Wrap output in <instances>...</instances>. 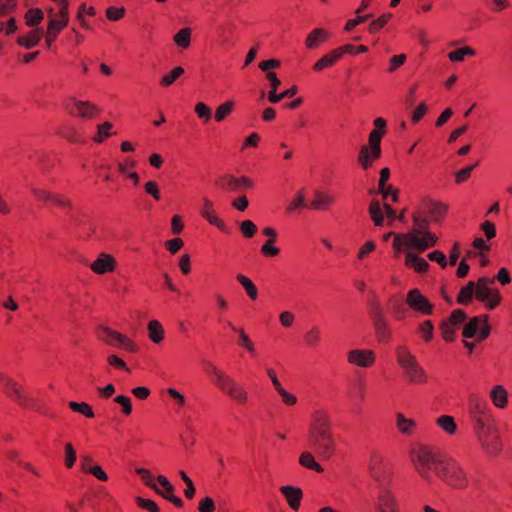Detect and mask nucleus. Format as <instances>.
Wrapping results in <instances>:
<instances>
[{
    "instance_id": "nucleus-1",
    "label": "nucleus",
    "mask_w": 512,
    "mask_h": 512,
    "mask_svg": "<svg viewBox=\"0 0 512 512\" xmlns=\"http://www.w3.org/2000/svg\"><path fill=\"white\" fill-rule=\"evenodd\" d=\"M413 463L418 473L426 479H429L430 474L434 473L456 489H463L467 486L466 473L459 463L427 446H422L414 452Z\"/></svg>"
},
{
    "instance_id": "nucleus-2",
    "label": "nucleus",
    "mask_w": 512,
    "mask_h": 512,
    "mask_svg": "<svg viewBox=\"0 0 512 512\" xmlns=\"http://www.w3.org/2000/svg\"><path fill=\"white\" fill-rule=\"evenodd\" d=\"M467 410L474 434L481 446L489 454H498L501 450V442L493 425L488 402L479 395L471 393L467 400Z\"/></svg>"
},
{
    "instance_id": "nucleus-3",
    "label": "nucleus",
    "mask_w": 512,
    "mask_h": 512,
    "mask_svg": "<svg viewBox=\"0 0 512 512\" xmlns=\"http://www.w3.org/2000/svg\"><path fill=\"white\" fill-rule=\"evenodd\" d=\"M307 440L309 447L320 459H329L335 451L330 416L322 411L313 412L309 425Z\"/></svg>"
},
{
    "instance_id": "nucleus-4",
    "label": "nucleus",
    "mask_w": 512,
    "mask_h": 512,
    "mask_svg": "<svg viewBox=\"0 0 512 512\" xmlns=\"http://www.w3.org/2000/svg\"><path fill=\"white\" fill-rule=\"evenodd\" d=\"M208 374L212 377L214 384L228 397L239 404H245L248 401V393L235 379L219 370L211 362H205Z\"/></svg>"
},
{
    "instance_id": "nucleus-5",
    "label": "nucleus",
    "mask_w": 512,
    "mask_h": 512,
    "mask_svg": "<svg viewBox=\"0 0 512 512\" xmlns=\"http://www.w3.org/2000/svg\"><path fill=\"white\" fill-rule=\"evenodd\" d=\"M395 352L397 363L407 381L412 384H425L428 379L427 373L410 350L405 346H398Z\"/></svg>"
},
{
    "instance_id": "nucleus-6",
    "label": "nucleus",
    "mask_w": 512,
    "mask_h": 512,
    "mask_svg": "<svg viewBox=\"0 0 512 512\" xmlns=\"http://www.w3.org/2000/svg\"><path fill=\"white\" fill-rule=\"evenodd\" d=\"M414 229L405 237L413 248L420 252L433 247L437 243V236L429 231V220L420 215L413 214Z\"/></svg>"
},
{
    "instance_id": "nucleus-7",
    "label": "nucleus",
    "mask_w": 512,
    "mask_h": 512,
    "mask_svg": "<svg viewBox=\"0 0 512 512\" xmlns=\"http://www.w3.org/2000/svg\"><path fill=\"white\" fill-rule=\"evenodd\" d=\"M495 278L480 277L476 283V299L486 304L490 310L500 304L501 295L498 289L492 288Z\"/></svg>"
},
{
    "instance_id": "nucleus-8",
    "label": "nucleus",
    "mask_w": 512,
    "mask_h": 512,
    "mask_svg": "<svg viewBox=\"0 0 512 512\" xmlns=\"http://www.w3.org/2000/svg\"><path fill=\"white\" fill-rule=\"evenodd\" d=\"M96 334L99 340L110 346H117L128 352L136 351V345L129 338L108 327L100 326Z\"/></svg>"
},
{
    "instance_id": "nucleus-9",
    "label": "nucleus",
    "mask_w": 512,
    "mask_h": 512,
    "mask_svg": "<svg viewBox=\"0 0 512 512\" xmlns=\"http://www.w3.org/2000/svg\"><path fill=\"white\" fill-rule=\"evenodd\" d=\"M368 468L370 476L379 484V487H383L389 478V463L385 457L377 451H372Z\"/></svg>"
},
{
    "instance_id": "nucleus-10",
    "label": "nucleus",
    "mask_w": 512,
    "mask_h": 512,
    "mask_svg": "<svg viewBox=\"0 0 512 512\" xmlns=\"http://www.w3.org/2000/svg\"><path fill=\"white\" fill-rule=\"evenodd\" d=\"M371 321L380 342H388L391 336V330L388 325L385 313L379 303H373L370 309Z\"/></svg>"
},
{
    "instance_id": "nucleus-11",
    "label": "nucleus",
    "mask_w": 512,
    "mask_h": 512,
    "mask_svg": "<svg viewBox=\"0 0 512 512\" xmlns=\"http://www.w3.org/2000/svg\"><path fill=\"white\" fill-rule=\"evenodd\" d=\"M488 315H479L472 317L463 328L465 338L477 337L482 341L489 336L490 326L488 325Z\"/></svg>"
},
{
    "instance_id": "nucleus-12",
    "label": "nucleus",
    "mask_w": 512,
    "mask_h": 512,
    "mask_svg": "<svg viewBox=\"0 0 512 512\" xmlns=\"http://www.w3.org/2000/svg\"><path fill=\"white\" fill-rule=\"evenodd\" d=\"M0 387L9 398L19 405L24 407L30 405V397L18 387L17 383L11 377L4 373H0Z\"/></svg>"
},
{
    "instance_id": "nucleus-13",
    "label": "nucleus",
    "mask_w": 512,
    "mask_h": 512,
    "mask_svg": "<svg viewBox=\"0 0 512 512\" xmlns=\"http://www.w3.org/2000/svg\"><path fill=\"white\" fill-rule=\"evenodd\" d=\"M50 35L59 34L69 23V9L59 8L58 11L50 6L46 8Z\"/></svg>"
},
{
    "instance_id": "nucleus-14",
    "label": "nucleus",
    "mask_w": 512,
    "mask_h": 512,
    "mask_svg": "<svg viewBox=\"0 0 512 512\" xmlns=\"http://www.w3.org/2000/svg\"><path fill=\"white\" fill-rule=\"evenodd\" d=\"M216 185L224 191L238 192L245 188H251L253 182L245 176L237 178L232 174H224L216 180Z\"/></svg>"
},
{
    "instance_id": "nucleus-15",
    "label": "nucleus",
    "mask_w": 512,
    "mask_h": 512,
    "mask_svg": "<svg viewBox=\"0 0 512 512\" xmlns=\"http://www.w3.org/2000/svg\"><path fill=\"white\" fill-rule=\"evenodd\" d=\"M406 303L409 307L415 311H418L425 315H431L433 311V305L429 300L418 290L412 289L407 293Z\"/></svg>"
},
{
    "instance_id": "nucleus-16",
    "label": "nucleus",
    "mask_w": 512,
    "mask_h": 512,
    "mask_svg": "<svg viewBox=\"0 0 512 512\" xmlns=\"http://www.w3.org/2000/svg\"><path fill=\"white\" fill-rule=\"evenodd\" d=\"M72 103L73 106L67 104L66 109L68 110L69 114L73 116H79L84 119H91L100 112V109L89 101L72 99Z\"/></svg>"
},
{
    "instance_id": "nucleus-17",
    "label": "nucleus",
    "mask_w": 512,
    "mask_h": 512,
    "mask_svg": "<svg viewBox=\"0 0 512 512\" xmlns=\"http://www.w3.org/2000/svg\"><path fill=\"white\" fill-rule=\"evenodd\" d=\"M375 506L377 512H400L396 496L384 486L380 487Z\"/></svg>"
},
{
    "instance_id": "nucleus-18",
    "label": "nucleus",
    "mask_w": 512,
    "mask_h": 512,
    "mask_svg": "<svg viewBox=\"0 0 512 512\" xmlns=\"http://www.w3.org/2000/svg\"><path fill=\"white\" fill-rule=\"evenodd\" d=\"M347 360L352 365L367 368L375 362V353L372 350L354 349L347 353Z\"/></svg>"
},
{
    "instance_id": "nucleus-19",
    "label": "nucleus",
    "mask_w": 512,
    "mask_h": 512,
    "mask_svg": "<svg viewBox=\"0 0 512 512\" xmlns=\"http://www.w3.org/2000/svg\"><path fill=\"white\" fill-rule=\"evenodd\" d=\"M381 156V147L364 145L361 147L358 162L363 169H368L372 162Z\"/></svg>"
},
{
    "instance_id": "nucleus-20",
    "label": "nucleus",
    "mask_w": 512,
    "mask_h": 512,
    "mask_svg": "<svg viewBox=\"0 0 512 512\" xmlns=\"http://www.w3.org/2000/svg\"><path fill=\"white\" fill-rule=\"evenodd\" d=\"M93 272L97 274H104L111 272L115 268L114 258L106 253H102L99 257L90 265Z\"/></svg>"
},
{
    "instance_id": "nucleus-21",
    "label": "nucleus",
    "mask_w": 512,
    "mask_h": 512,
    "mask_svg": "<svg viewBox=\"0 0 512 512\" xmlns=\"http://www.w3.org/2000/svg\"><path fill=\"white\" fill-rule=\"evenodd\" d=\"M280 491L287 500L290 508L294 511H297L300 507V502L303 496L302 490L298 487L286 485L282 486Z\"/></svg>"
},
{
    "instance_id": "nucleus-22",
    "label": "nucleus",
    "mask_w": 512,
    "mask_h": 512,
    "mask_svg": "<svg viewBox=\"0 0 512 512\" xmlns=\"http://www.w3.org/2000/svg\"><path fill=\"white\" fill-rule=\"evenodd\" d=\"M213 203L207 199H203V209L201 215L211 224L219 228L221 231L228 233V227L220 220L212 210Z\"/></svg>"
},
{
    "instance_id": "nucleus-23",
    "label": "nucleus",
    "mask_w": 512,
    "mask_h": 512,
    "mask_svg": "<svg viewBox=\"0 0 512 512\" xmlns=\"http://www.w3.org/2000/svg\"><path fill=\"white\" fill-rule=\"evenodd\" d=\"M425 208L430 215L432 221L440 222L448 211V205L433 200H426Z\"/></svg>"
},
{
    "instance_id": "nucleus-24",
    "label": "nucleus",
    "mask_w": 512,
    "mask_h": 512,
    "mask_svg": "<svg viewBox=\"0 0 512 512\" xmlns=\"http://www.w3.org/2000/svg\"><path fill=\"white\" fill-rule=\"evenodd\" d=\"M328 36V33L324 29L315 28L306 38V47L309 49H315L326 41Z\"/></svg>"
},
{
    "instance_id": "nucleus-25",
    "label": "nucleus",
    "mask_w": 512,
    "mask_h": 512,
    "mask_svg": "<svg viewBox=\"0 0 512 512\" xmlns=\"http://www.w3.org/2000/svg\"><path fill=\"white\" fill-rule=\"evenodd\" d=\"M42 38V32L40 29L30 30L25 36H20L17 39V43L26 49H31L38 45Z\"/></svg>"
},
{
    "instance_id": "nucleus-26",
    "label": "nucleus",
    "mask_w": 512,
    "mask_h": 512,
    "mask_svg": "<svg viewBox=\"0 0 512 512\" xmlns=\"http://www.w3.org/2000/svg\"><path fill=\"white\" fill-rule=\"evenodd\" d=\"M405 257V264L408 267L413 268L418 273H423L429 268V263L424 258H421L410 251L406 252Z\"/></svg>"
},
{
    "instance_id": "nucleus-27",
    "label": "nucleus",
    "mask_w": 512,
    "mask_h": 512,
    "mask_svg": "<svg viewBox=\"0 0 512 512\" xmlns=\"http://www.w3.org/2000/svg\"><path fill=\"white\" fill-rule=\"evenodd\" d=\"M492 403L497 408H504L508 403V393L502 385L495 386L490 392Z\"/></svg>"
},
{
    "instance_id": "nucleus-28",
    "label": "nucleus",
    "mask_w": 512,
    "mask_h": 512,
    "mask_svg": "<svg viewBox=\"0 0 512 512\" xmlns=\"http://www.w3.org/2000/svg\"><path fill=\"white\" fill-rule=\"evenodd\" d=\"M473 296L476 297V283L474 281H469L461 288L457 296V302L461 305H467L472 301Z\"/></svg>"
},
{
    "instance_id": "nucleus-29",
    "label": "nucleus",
    "mask_w": 512,
    "mask_h": 512,
    "mask_svg": "<svg viewBox=\"0 0 512 512\" xmlns=\"http://www.w3.org/2000/svg\"><path fill=\"white\" fill-rule=\"evenodd\" d=\"M340 59V52L335 50L321 57L313 66L315 71H322L323 69L333 66Z\"/></svg>"
},
{
    "instance_id": "nucleus-30",
    "label": "nucleus",
    "mask_w": 512,
    "mask_h": 512,
    "mask_svg": "<svg viewBox=\"0 0 512 512\" xmlns=\"http://www.w3.org/2000/svg\"><path fill=\"white\" fill-rule=\"evenodd\" d=\"M228 326L231 330L235 331L239 335L240 345H242L248 352L251 354H255V346L253 342L250 340L249 336L246 334L243 328L236 327L233 323L228 322Z\"/></svg>"
},
{
    "instance_id": "nucleus-31",
    "label": "nucleus",
    "mask_w": 512,
    "mask_h": 512,
    "mask_svg": "<svg viewBox=\"0 0 512 512\" xmlns=\"http://www.w3.org/2000/svg\"><path fill=\"white\" fill-rule=\"evenodd\" d=\"M149 338L154 343H160L164 338V329L157 320H151L148 323Z\"/></svg>"
},
{
    "instance_id": "nucleus-32",
    "label": "nucleus",
    "mask_w": 512,
    "mask_h": 512,
    "mask_svg": "<svg viewBox=\"0 0 512 512\" xmlns=\"http://www.w3.org/2000/svg\"><path fill=\"white\" fill-rule=\"evenodd\" d=\"M437 425L447 434L453 435L457 430V425L452 416L442 415L436 420Z\"/></svg>"
},
{
    "instance_id": "nucleus-33",
    "label": "nucleus",
    "mask_w": 512,
    "mask_h": 512,
    "mask_svg": "<svg viewBox=\"0 0 512 512\" xmlns=\"http://www.w3.org/2000/svg\"><path fill=\"white\" fill-rule=\"evenodd\" d=\"M396 424L401 433L405 435L411 434L416 426V423L413 419L406 418L401 413H398L396 416Z\"/></svg>"
},
{
    "instance_id": "nucleus-34",
    "label": "nucleus",
    "mask_w": 512,
    "mask_h": 512,
    "mask_svg": "<svg viewBox=\"0 0 512 512\" xmlns=\"http://www.w3.org/2000/svg\"><path fill=\"white\" fill-rule=\"evenodd\" d=\"M369 213L371 219L376 226H382L384 223V215L381 210V205L378 200H372L369 206Z\"/></svg>"
},
{
    "instance_id": "nucleus-35",
    "label": "nucleus",
    "mask_w": 512,
    "mask_h": 512,
    "mask_svg": "<svg viewBox=\"0 0 512 512\" xmlns=\"http://www.w3.org/2000/svg\"><path fill=\"white\" fill-rule=\"evenodd\" d=\"M299 463L308 469L315 470L316 472H322L323 467L315 461V458L311 452H303L300 455Z\"/></svg>"
},
{
    "instance_id": "nucleus-36",
    "label": "nucleus",
    "mask_w": 512,
    "mask_h": 512,
    "mask_svg": "<svg viewBox=\"0 0 512 512\" xmlns=\"http://www.w3.org/2000/svg\"><path fill=\"white\" fill-rule=\"evenodd\" d=\"M321 340V331L318 326L309 328L304 334V342L308 347H315Z\"/></svg>"
},
{
    "instance_id": "nucleus-37",
    "label": "nucleus",
    "mask_w": 512,
    "mask_h": 512,
    "mask_svg": "<svg viewBox=\"0 0 512 512\" xmlns=\"http://www.w3.org/2000/svg\"><path fill=\"white\" fill-rule=\"evenodd\" d=\"M174 42L181 48H187L191 42V29L182 28L173 37Z\"/></svg>"
},
{
    "instance_id": "nucleus-38",
    "label": "nucleus",
    "mask_w": 512,
    "mask_h": 512,
    "mask_svg": "<svg viewBox=\"0 0 512 512\" xmlns=\"http://www.w3.org/2000/svg\"><path fill=\"white\" fill-rule=\"evenodd\" d=\"M237 280L244 287L248 296L252 300H255L258 296V290H257V287L254 285V283L248 277H246L242 274L237 275Z\"/></svg>"
},
{
    "instance_id": "nucleus-39",
    "label": "nucleus",
    "mask_w": 512,
    "mask_h": 512,
    "mask_svg": "<svg viewBox=\"0 0 512 512\" xmlns=\"http://www.w3.org/2000/svg\"><path fill=\"white\" fill-rule=\"evenodd\" d=\"M44 18V13L39 8L29 9L25 15L26 24L30 27L38 25Z\"/></svg>"
},
{
    "instance_id": "nucleus-40",
    "label": "nucleus",
    "mask_w": 512,
    "mask_h": 512,
    "mask_svg": "<svg viewBox=\"0 0 512 512\" xmlns=\"http://www.w3.org/2000/svg\"><path fill=\"white\" fill-rule=\"evenodd\" d=\"M476 54L475 50L470 47H462L457 50L451 51L448 54V58L453 62H461L464 60L465 56H474Z\"/></svg>"
},
{
    "instance_id": "nucleus-41",
    "label": "nucleus",
    "mask_w": 512,
    "mask_h": 512,
    "mask_svg": "<svg viewBox=\"0 0 512 512\" xmlns=\"http://www.w3.org/2000/svg\"><path fill=\"white\" fill-rule=\"evenodd\" d=\"M69 407L77 413L83 414L87 418H93L94 412L89 404L86 402H69Z\"/></svg>"
},
{
    "instance_id": "nucleus-42",
    "label": "nucleus",
    "mask_w": 512,
    "mask_h": 512,
    "mask_svg": "<svg viewBox=\"0 0 512 512\" xmlns=\"http://www.w3.org/2000/svg\"><path fill=\"white\" fill-rule=\"evenodd\" d=\"M390 177L389 168L385 167L380 171V179L378 184V190L382 194L383 198L386 199L388 197V192L391 191V186L386 187V182Z\"/></svg>"
},
{
    "instance_id": "nucleus-43",
    "label": "nucleus",
    "mask_w": 512,
    "mask_h": 512,
    "mask_svg": "<svg viewBox=\"0 0 512 512\" xmlns=\"http://www.w3.org/2000/svg\"><path fill=\"white\" fill-rule=\"evenodd\" d=\"M391 18H392L391 13H385V14L381 15L379 18L373 20L369 25V28H368L369 32L372 34L378 32L381 28H383L388 23V21Z\"/></svg>"
},
{
    "instance_id": "nucleus-44",
    "label": "nucleus",
    "mask_w": 512,
    "mask_h": 512,
    "mask_svg": "<svg viewBox=\"0 0 512 512\" xmlns=\"http://www.w3.org/2000/svg\"><path fill=\"white\" fill-rule=\"evenodd\" d=\"M234 102L233 101H227L216 109L215 113V119L218 122L223 121L233 110Z\"/></svg>"
},
{
    "instance_id": "nucleus-45",
    "label": "nucleus",
    "mask_w": 512,
    "mask_h": 512,
    "mask_svg": "<svg viewBox=\"0 0 512 512\" xmlns=\"http://www.w3.org/2000/svg\"><path fill=\"white\" fill-rule=\"evenodd\" d=\"M442 336L446 342H452L455 339V325L447 320L442 321L440 326Z\"/></svg>"
},
{
    "instance_id": "nucleus-46",
    "label": "nucleus",
    "mask_w": 512,
    "mask_h": 512,
    "mask_svg": "<svg viewBox=\"0 0 512 512\" xmlns=\"http://www.w3.org/2000/svg\"><path fill=\"white\" fill-rule=\"evenodd\" d=\"M184 73V69L182 67L174 68L170 73L166 74L161 79V85L164 87L170 86L174 83V81L180 77Z\"/></svg>"
},
{
    "instance_id": "nucleus-47",
    "label": "nucleus",
    "mask_w": 512,
    "mask_h": 512,
    "mask_svg": "<svg viewBox=\"0 0 512 512\" xmlns=\"http://www.w3.org/2000/svg\"><path fill=\"white\" fill-rule=\"evenodd\" d=\"M111 122H105L101 125L97 126L98 132L97 135L93 138V140L97 143H101L105 138H108L112 135L108 130L112 128Z\"/></svg>"
},
{
    "instance_id": "nucleus-48",
    "label": "nucleus",
    "mask_w": 512,
    "mask_h": 512,
    "mask_svg": "<svg viewBox=\"0 0 512 512\" xmlns=\"http://www.w3.org/2000/svg\"><path fill=\"white\" fill-rule=\"evenodd\" d=\"M155 492L162 496L163 498H165L166 500L170 501L171 503H173L176 507L178 508H181L183 506V501L181 498L175 496L173 494V492H168V490H165L164 488L163 489H160L158 486H157V489H155Z\"/></svg>"
},
{
    "instance_id": "nucleus-49",
    "label": "nucleus",
    "mask_w": 512,
    "mask_h": 512,
    "mask_svg": "<svg viewBox=\"0 0 512 512\" xmlns=\"http://www.w3.org/2000/svg\"><path fill=\"white\" fill-rule=\"evenodd\" d=\"M136 473L141 477L145 485L150 487L155 491L157 489V484L154 482L153 476L150 474L149 470L145 468H137Z\"/></svg>"
},
{
    "instance_id": "nucleus-50",
    "label": "nucleus",
    "mask_w": 512,
    "mask_h": 512,
    "mask_svg": "<svg viewBox=\"0 0 512 512\" xmlns=\"http://www.w3.org/2000/svg\"><path fill=\"white\" fill-rule=\"evenodd\" d=\"M305 206V197L302 191L298 192L296 197L289 203L286 208L288 213L296 211Z\"/></svg>"
},
{
    "instance_id": "nucleus-51",
    "label": "nucleus",
    "mask_w": 512,
    "mask_h": 512,
    "mask_svg": "<svg viewBox=\"0 0 512 512\" xmlns=\"http://www.w3.org/2000/svg\"><path fill=\"white\" fill-rule=\"evenodd\" d=\"M478 165V162L467 166L455 173V181L457 184L465 182L471 175L472 170Z\"/></svg>"
},
{
    "instance_id": "nucleus-52",
    "label": "nucleus",
    "mask_w": 512,
    "mask_h": 512,
    "mask_svg": "<svg viewBox=\"0 0 512 512\" xmlns=\"http://www.w3.org/2000/svg\"><path fill=\"white\" fill-rule=\"evenodd\" d=\"M136 503L139 507L142 509H145L149 512H160L159 507L157 506L156 502L150 499H145L142 497L136 498Z\"/></svg>"
},
{
    "instance_id": "nucleus-53",
    "label": "nucleus",
    "mask_w": 512,
    "mask_h": 512,
    "mask_svg": "<svg viewBox=\"0 0 512 512\" xmlns=\"http://www.w3.org/2000/svg\"><path fill=\"white\" fill-rule=\"evenodd\" d=\"M114 401L121 405L122 412L125 415H129L132 412V404L131 399L128 396L125 395H118L114 398Z\"/></svg>"
},
{
    "instance_id": "nucleus-54",
    "label": "nucleus",
    "mask_w": 512,
    "mask_h": 512,
    "mask_svg": "<svg viewBox=\"0 0 512 512\" xmlns=\"http://www.w3.org/2000/svg\"><path fill=\"white\" fill-rule=\"evenodd\" d=\"M76 461V452L71 443L65 445V466L72 468Z\"/></svg>"
},
{
    "instance_id": "nucleus-55",
    "label": "nucleus",
    "mask_w": 512,
    "mask_h": 512,
    "mask_svg": "<svg viewBox=\"0 0 512 512\" xmlns=\"http://www.w3.org/2000/svg\"><path fill=\"white\" fill-rule=\"evenodd\" d=\"M240 230L247 238H251L257 231V226L251 220H245L240 224Z\"/></svg>"
},
{
    "instance_id": "nucleus-56",
    "label": "nucleus",
    "mask_w": 512,
    "mask_h": 512,
    "mask_svg": "<svg viewBox=\"0 0 512 512\" xmlns=\"http://www.w3.org/2000/svg\"><path fill=\"white\" fill-rule=\"evenodd\" d=\"M125 15V8L124 7H108L106 10V16L111 21H118L121 18H123Z\"/></svg>"
},
{
    "instance_id": "nucleus-57",
    "label": "nucleus",
    "mask_w": 512,
    "mask_h": 512,
    "mask_svg": "<svg viewBox=\"0 0 512 512\" xmlns=\"http://www.w3.org/2000/svg\"><path fill=\"white\" fill-rule=\"evenodd\" d=\"M419 330L422 333V336H423L425 341L428 342V341H430L433 338L434 326H433V324H432V322L430 320L424 321L420 325Z\"/></svg>"
},
{
    "instance_id": "nucleus-58",
    "label": "nucleus",
    "mask_w": 512,
    "mask_h": 512,
    "mask_svg": "<svg viewBox=\"0 0 512 512\" xmlns=\"http://www.w3.org/2000/svg\"><path fill=\"white\" fill-rule=\"evenodd\" d=\"M385 134V130L374 129L369 134V145L373 147H381V139Z\"/></svg>"
},
{
    "instance_id": "nucleus-59",
    "label": "nucleus",
    "mask_w": 512,
    "mask_h": 512,
    "mask_svg": "<svg viewBox=\"0 0 512 512\" xmlns=\"http://www.w3.org/2000/svg\"><path fill=\"white\" fill-rule=\"evenodd\" d=\"M195 112L199 118L204 119L205 121H209L211 118V110L210 108L203 102H199L195 106Z\"/></svg>"
},
{
    "instance_id": "nucleus-60",
    "label": "nucleus",
    "mask_w": 512,
    "mask_h": 512,
    "mask_svg": "<svg viewBox=\"0 0 512 512\" xmlns=\"http://www.w3.org/2000/svg\"><path fill=\"white\" fill-rule=\"evenodd\" d=\"M274 239H268L264 245L262 246L261 248V252L265 255V256H276L279 254L280 250L279 248L275 247L273 245L274 243Z\"/></svg>"
},
{
    "instance_id": "nucleus-61",
    "label": "nucleus",
    "mask_w": 512,
    "mask_h": 512,
    "mask_svg": "<svg viewBox=\"0 0 512 512\" xmlns=\"http://www.w3.org/2000/svg\"><path fill=\"white\" fill-rule=\"evenodd\" d=\"M427 257L429 260L437 262L442 268L447 266L446 256L439 250L430 252Z\"/></svg>"
},
{
    "instance_id": "nucleus-62",
    "label": "nucleus",
    "mask_w": 512,
    "mask_h": 512,
    "mask_svg": "<svg viewBox=\"0 0 512 512\" xmlns=\"http://www.w3.org/2000/svg\"><path fill=\"white\" fill-rule=\"evenodd\" d=\"M16 0H0V17L16 9Z\"/></svg>"
},
{
    "instance_id": "nucleus-63",
    "label": "nucleus",
    "mask_w": 512,
    "mask_h": 512,
    "mask_svg": "<svg viewBox=\"0 0 512 512\" xmlns=\"http://www.w3.org/2000/svg\"><path fill=\"white\" fill-rule=\"evenodd\" d=\"M406 236H407V233L394 235L393 247L396 250H401L402 247L413 248V245L410 244L409 241L405 238Z\"/></svg>"
},
{
    "instance_id": "nucleus-64",
    "label": "nucleus",
    "mask_w": 512,
    "mask_h": 512,
    "mask_svg": "<svg viewBox=\"0 0 512 512\" xmlns=\"http://www.w3.org/2000/svg\"><path fill=\"white\" fill-rule=\"evenodd\" d=\"M215 504L212 498L206 497L199 503L200 512H214Z\"/></svg>"
}]
</instances>
